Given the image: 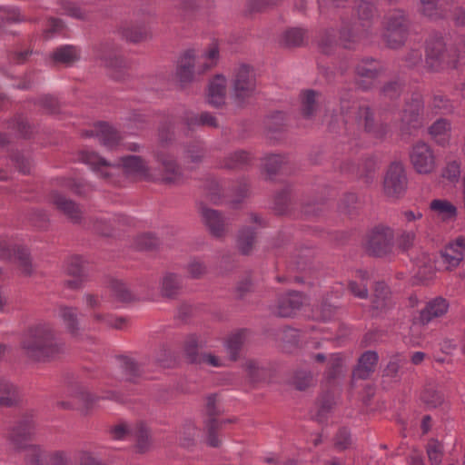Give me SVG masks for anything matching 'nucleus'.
<instances>
[{
	"label": "nucleus",
	"mask_w": 465,
	"mask_h": 465,
	"mask_svg": "<svg viewBox=\"0 0 465 465\" xmlns=\"http://www.w3.org/2000/svg\"><path fill=\"white\" fill-rule=\"evenodd\" d=\"M356 120L364 131L375 138H383L387 132V124L377 123L374 119V114L368 105H360L356 113Z\"/></svg>",
	"instance_id": "obj_15"
},
{
	"label": "nucleus",
	"mask_w": 465,
	"mask_h": 465,
	"mask_svg": "<svg viewBox=\"0 0 465 465\" xmlns=\"http://www.w3.org/2000/svg\"><path fill=\"white\" fill-rule=\"evenodd\" d=\"M407 176L401 163H392L385 174L383 190L387 196L399 198L407 189Z\"/></svg>",
	"instance_id": "obj_10"
},
{
	"label": "nucleus",
	"mask_w": 465,
	"mask_h": 465,
	"mask_svg": "<svg viewBox=\"0 0 465 465\" xmlns=\"http://www.w3.org/2000/svg\"><path fill=\"white\" fill-rule=\"evenodd\" d=\"M339 45L338 38L333 28L325 29L318 40V48L321 53L331 55L335 53Z\"/></svg>",
	"instance_id": "obj_42"
},
{
	"label": "nucleus",
	"mask_w": 465,
	"mask_h": 465,
	"mask_svg": "<svg viewBox=\"0 0 465 465\" xmlns=\"http://www.w3.org/2000/svg\"><path fill=\"white\" fill-rule=\"evenodd\" d=\"M244 369L250 382L252 384L265 381L270 375L269 370L260 365L259 362L254 360L247 361L244 364Z\"/></svg>",
	"instance_id": "obj_41"
},
{
	"label": "nucleus",
	"mask_w": 465,
	"mask_h": 465,
	"mask_svg": "<svg viewBox=\"0 0 465 465\" xmlns=\"http://www.w3.org/2000/svg\"><path fill=\"white\" fill-rule=\"evenodd\" d=\"M58 317L61 319L66 331L75 339L82 335L79 312L76 307L59 305Z\"/></svg>",
	"instance_id": "obj_20"
},
{
	"label": "nucleus",
	"mask_w": 465,
	"mask_h": 465,
	"mask_svg": "<svg viewBox=\"0 0 465 465\" xmlns=\"http://www.w3.org/2000/svg\"><path fill=\"white\" fill-rule=\"evenodd\" d=\"M120 164L127 174L143 175L147 173V167L142 159L137 155H127L120 158Z\"/></svg>",
	"instance_id": "obj_40"
},
{
	"label": "nucleus",
	"mask_w": 465,
	"mask_h": 465,
	"mask_svg": "<svg viewBox=\"0 0 465 465\" xmlns=\"http://www.w3.org/2000/svg\"><path fill=\"white\" fill-rule=\"evenodd\" d=\"M431 105L437 113L441 114H448L453 112L452 102L442 94H436L433 95Z\"/></svg>",
	"instance_id": "obj_57"
},
{
	"label": "nucleus",
	"mask_w": 465,
	"mask_h": 465,
	"mask_svg": "<svg viewBox=\"0 0 465 465\" xmlns=\"http://www.w3.org/2000/svg\"><path fill=\"white\" fill-rule=\"evenodd\" d=\"M201 214L204 224L208 228L211 234L216 238H220L224 233L225 221L222 213L213 209L201 205Z\"/></svg>",
	"instance_id": "obj_27"
},
{
	"label": "nucleus",
	"mask_w": 465,
	"mask_h": 465,
	"mask_svg": "<svg viewBox=\"0 0 465 465\" xmlns=\"http://www.w3.org/2000/svg\"><path fill=\"white\" fill-rule=\"evenodd\" d=\"M20 401L17 388L7 381H0V406L10 408Z\"/></svg>",
	"instance_id": "obj_39"
},
{
	"label": "nucleus",
	"mask_w": 465,
	"mask_h": 465,
	"mask_svg": "<svg viewBox=\"0 0 465 465\" xmlns=\"http://www.w3.org/2000/svg\"><path fill=\"white\" fill-rule=\"evenodd\" d=\"M307 39L306 30L299 27H292L286 30L282 36V43L284 46L301 47L305 44Z\"/></svg>",
	"instance_id": "obj_43"
},
{
	"label": "nucleus",
	"mask_w": 465,
	"mask_h": 465,
	"mask_svg": "<svg viewBox=\"0 0 465 465\" xmlns=\"http://www.w3.org/2000/svg\"><path fill=\"white\" fill-rule=\"evenodd\" d=\"M54 62L71 65L80 59V49L74 45H62L52 54Z\"/></svg>",
	"instance_id": "obj_34"
},
{
	"label": "nucleus",
	"mask_w": 465,
	"mask_h": 465,
	"mask_svg": "<svg viewBox=\"0 0 465 465\" xmlns=\"http://www.w3.org/2000/svg\"><path fill=\"white\" fill-rule=\"evenodd\" d=\"M122 35L131 43H140L148 38L149 32L143 25H131L123 28Z\"/></svg>",
	"instance_id": "obj_47"
},
{
	"label": "nucleus",
	"mask_w": 465,
	"mask_h": 465,
	"mask_svg": "<svg viewBox=\"0 0 465 465\" xmlns=\"http://www.w3.org/2000/svg\"><path fill=\"white\" fill-rule=\"evenodd\" d=\"M291 203L290 190L283 189L279 192L274 200V209L278 214H285L289 211V204Z\"/></svg>",
	"instance_id": "obj_62"
},
{
	"label": "nucleus",
	"mask_w": 465,
	"mask_h": 465,
	"mask_svg": "<svg viewBox=\"0 0 465 465\" xmlns=\"http://www.w3.org/2000/svg\"><path fill=\"white\" fill-rule=\"evenodd\" d=\"M393 230L388 226H375L367 235L365 250L370 256L382 258L392 252Z\"/></svg>",
	"instance_id": "obj_6"
},
{
	"label": "nucleus",
	"mask_w": 465,
	"mask_h": 465,
	"mask_svg": "<svg viewBox=\"0 0 465 465\" xmlns=\"http://www.w3.org/2000/svg\"><path fill=\"white\" fill-rule=\"evenodd\" d=\"M449 307L450 303L445 298L436 297L429 301L425 307L420 311V314L416 318V321L421 325H427L434 319L440 318L445 315Z\"/></svg>",
	"instance_id": "obj_16"
},
{
	"label": "nucleus",
	"mask_w": 465,
	"mask_h": 465,
	"mask_svg": "<svg viewBox=\"0 0 465 465\" xmlns=\"http://www.w3.org/2000/svg\"><path fill=\"white\" fill-rule=\"evenodd\" d=\"M175 120L172 116L164 118L158 128V137L162 143H167L174 138Z\"/></svg>",
	"instance_id": "obj_52"
},
{
	"label": "nucleus",
	"mask_w": 465,
	"mask_h": 465,
	"mask_svg": "<svg viewBox=\"0 0 465 465\" xmlns=\"http://www.w3.org/2000/svg\"><path fill=\"white\" fill-rule=\"evenodd\" d=\"M404 82L400 79L391 80L385 83L380 90V95L391 101L397 100L401 95Z\"/></svg>",
	"instance_id": "obj_46"
},
{
	"label": "nucleus",
	"mask_w": 465,
	"mask_h": 465,
	"mask_svg": "<svg viewBox=\"0 0 465 465\" xmlns=\"http://www.w3.org/2000/svg\"><path fill=\"white\" fill-rule=\"evenodd\" d=\"M251 154L244 150H237L229 153L223 161L221 166L229 170L243 169L251 163Z\"/></svg>",
	"instance_id": "obj_37"
},
{
	"label": "nucleus",
	"mask_w": 465,
	"mask_h": 465,
	"mask_svg": "<svg viewBox=\"0 0 465 465\" xmlns=\"http://www.w3.org/2000/svg\"><path fill=\"white\" fill-rule=\"evenodd\" d=\"M285 163L283 156L272 154L264 159V168L269 174H276Z\"/></svg>",
	"instance_id": "obj_63"
},
{
	"label": "nucleus",
	"mask_w": 465,
	"mask_h": 465,
	"mask_svg": "<svg viewBox=\"0 0 465 465\" xmlns=\"http://www.w3.org/2000/svg\"><path fill=\"white\" fill-rule=\"evenodd\" d=\"M184 351L190 363H199L201 354L198 352V341L194 335L189 336L185 341Z\"/></svg>",
	"instance_id": "obj_58"
},
{
	"label": "nucleus",
	"mask_w": 465,
	"mask_h": 465,
	"mask_svg": "<svg viewBox=\"0 0 465 465\" xmlns=\"http://www.w3.org/2000/svg\"><path fill=\"white\" fill-rule=\"evenodd\" d=\"M183 123L189 131L199 126L218 127L217 119L208 112H203L200 114L193 112H186L183 116Z\"/></svg>",
	"instance_id": "obj_32"
},
{
	"label": "nucleus",
	"mask_w": 465,
	"mask_h": 465,
	"mask_svg": "<svg viewBox=\"0 0 465 465\" xmlns=\"http://www.w3.org/2000/svg\"><path fill=\"white\" fill-rule=\"evenodd\" d=\"M457 56L448 49L442 35H430L425 42V67L431 73L456 68Z\"/></svg>",
	"instance_id": "obj_3"
},
{
	"label": "nucleus",
	"mask_w": 465,
	"mask_h": 465,
	"mask_svg": "<svg viewBox=\"0 0 465 465\" xmlns=\"http://www.w3.org/2000/svg\"><path fill=\"white\" fill-rule=\"evenodd\" d=\"M292 384L298 391H305L313 384L312 374L307 371H297L293 375Z\"/></svg>",
	"instance_id": "obj_59"
},
{
	"label": "nucleus",
	"mask_w": 465,
	"mask_h": 465,
	"mask_svg": "<svg viewBox=\"0 0 465 465\" xmlns=\"http://www.w3.org/2000/svg\"><path fill=\"white\" fill-rule=\"evenodd\" d=\"M183 277L174 272H165L160 282V294L163 298L174 300L183 291Z\"/></svg>",
	"instance_id": "obj_24"
},
{
	"label": "nucleus",
	"mask_w": 465,
	"mask_h": 465,
	"mask_svg": "<svg viewBox=\"0 0 465 465\" xmlns=\"http://www.w3.org/2000/svg\"><path fill=\"white\" fill-rule=\"evenodd\" d=\"M60 14L80 20H84L86 18V13L76 4L69 1H62L60 3Z\"/></svg>",
	"instance_id": "obj_61"
},
{
	"label": "nucleus",
	"mask_w": 465,
	"mask_h": 465,
	"mask_svg": "<svg viewBox=\"0 0 465 465\" xmlns=\"http://www.w3.org/2000/svg\"><path fill=\"white\" fill-rule=\"evenodd\" d=\"M0 12L3 15L0 17V23H20L26 20L25 16L20 12L17 7H5L0 6Z\"/></svg>",
	"instance_id": "obj_60"
},
{
	"label": "nucleus",
	"mask_w": 465,
	"mask_h": 465,
	"mask_svg": "<svg viewBox=\"0 0 465 465\" xmlns=\"http://www.w3.org/2000/svg\"><path fill=\"white\" fill-rule=\"evenodd\" d=\"M430 208L444 221L454 219L457 216V208L447 200L435 199L431 201Z\"/></svg>",
	"instance_id": "obj_44"
},
{
	"label": "nucleus",
	"mask_w": 465,
	"mask_h": 465,
	"mask_svg": "<svg viewBox=\"0 0 465 465\" xmlns=\"http://www.w3.org/2000/svg\"><path fill=\"white\" fill-rule=\"evenodd\" d=\"M255 240V232L252 228L244 227L238 234L237 246L243 255L250 254Z\"/></svg>",
	"instance_id": "obj_45"
},
{
	"label": "nucleus",
	"mask_w": 465,
	"mask_h": 465,
	"mask_svg": "<svg viewBox=\"0 0 465 465\" xmlns=\"http://www.w3.org/2000/svg\"><path fill=\"white\" fill-rule=\"evenodd\" d=\"M96 135L99 142L109 149L116 146L121 140V136L117 130L104 122L98 124Z\"/></svg>",
	"instance_id": "obj_35"
},
{
	"label": "nucleus",
	"mask_w": 465,
	"mask_h": 465,
	"mask_svg": "<svg viewBox=\"0 0 465 465\" xmlns=\"http://www.w3.org/2000/svg\"><path fill=\"white\" fill-rule=\"evenodd\" d=\"M423 101L419 94L413 95L406 103L401 115L400 124V131L402 135H412L423 125Z\"/></svg>",
	"instance_id": "obj_8"
},
{
	"label": "nucleus",
	"mask_w": 465,
	"mask_h": 465,
	"mask_svg": "<svg viewBox=\"0 0 465 465\" xmlns=\"http://www.w3.org/2000/svg\"><path fill=\"white\" fill-rule=\"evenodd\" d=\"M35 433V425L31 417H24L18 423L9 430L6 439L17 450H26L25 456V465H47L46 455L48 452L43 450L37 445H27Z\"/></svg>",
	"instance_id": "obj_2"
},
{
	"label": "nucleus",
	"mask_w": 465,
	"mask_h": 465,
	"mask_svg": "<svg viewBox=\"0 0 465 465\" xmlns=\"http://www.w3.org/2000/svg\"><path fill=\"white\" fill-rule=\"evenodd\" d=\"M74 397L82 404V412L85 415L88 414L89 411L93 409L96 401L100 399L113 400L115 401H119L121 400V396L116 391H112L107 392L104 397H97L83 388L79 389L75 392Z\"/></svg>",
	"instance_id": "obj_31"
},
{
	"label": "nucleus",
	"mask_w": 465,
	"mask_h": 465,
	"mask_svg": "<svg viewBox=\"0 0 465 465\" xmlns=\"http://www.w3.org/2000/svg\"><path fill=\"white\" fill-rule=\"evenodd\" d=\"M383 72L384 69L378 60L363 57L354 66L355 85L362 91H369Z\"/></svg>",
	"instance_id": "obj_9"
},
{
	"label": "nucleus",
	"mask_w": 465,
	"mask_h": 465,
	"mask_svg": "<svg viewBox=\"0 0 465 465\" xmlns=\"http://www.w3.org/2000/svg\"><path fill=\"white\" fill-rule=\"evenodd\" d=\"M409 14L403 9H394L385 17L383 38L386 45L392 49L402 46L409 35L411 27Z\"/></svg>",
	"instance_id": "obj_4"
},
{
	"label": "nucleus",
	"mask_w": 465,
	"mask_h": 465,
	"mask_svg": "<svg viewBox=\"0 0 465 465\" xmlns=\"http://www.w3.org/2000/svg\"><path fill=\"white\" fill-rule=\"evenodd\" d=\"M411 162L413 168L419 173L427 174L435 168V156L433 151L426 143L417 142L410 153Z\"/></svg>",
	"instance_id": "obj_13"
},
{
	"label": "nucleus",
	"mask_w": 465,
	"mask_h": 465,
	"mask_svg": "<svg viewBox=\"0 0 465 465\" xmlns=\"http://www.w3.org/2000/svg\"><path fill=\"white\" fill-rule=\"evenodd\" d=\"M45 459L47 465H73L69 455L63 450L48 452Z\"/></svg>",
	"instance_id": "obj_64"
},
{
	"label": "nucleus",
	"mask_w": 465,
	"mask_h": 465,
	"mask_svg": "<svg viewBox=\"0 0 465 465\" xmlns=\"http://www.w3.org/2000/svg\"><path fill=\"white\" fill-rule=\"evenodd\" d=\"M96 56L111 70V77L116 81L125 79L130 69L129 62L121 54L120 51L110 43L100 45Z\"/></svg>",
	"instance_id": "obj_7"
},
{
	"label": "nucleus",
	"mask_w": 465,
	"mask_h": 465,
	"mask_svg": "<svg viewBox=\"0 0 465 465\" xmlns=\"http://www.w3.org/2000/svg\"><path fill=\"white\" fill-rule=\"evenodd\" d=\"M226 79L223 74H216L209 84L208 103L214 107L225 104Z\"/></svg>",
	"instance_id": "obj_30"
},
{
	"label": "nucleus",
	"mask_w": 465,
	"mask_h": 465,
	"mask_svg": "<svg viewBox=\"0 0 465 465\" xmlns=\"http://www.w3.org/2000/svg\"><path fill=\"white\" fill-rule=\"evenodd\" d=\"M453 0H420V12L431 21L446 20Z\"/></svg>",
	"instance_id": "obj_18"
},
{
	"label": "nucleus",
	"mask_w": 465,
	"mask_h": 465,
	"mask_svg": "<svg viewBox=\"0 0 465 465\" xmlns=\"http://www.w3.org/2000/svg\"><path fill=\"white\" fill-rule=\"evenodd\" d=\"M256 92V77L251 66L242 64L232 79V96L237 105L244 106Z\"/></svg>",
	"instance_id": "obj_5"
},
{
	"label": "nucleus",
	"mask_w": 465,
	"mask_h": 465,
	"mask_svg": "<svg viewBox=\"0 0 465 465\" xmlns=\"http://www.w3.org/2000/svg\"><path fill=\"white\" fill-rule=\"evenodd\" d=\"M302 305V296L299 292H292L279 298L276 314L280 317L292 316Z\"/></svg>",
	"instance_id": "obj_28"
},
{
	"label": "nucleus",
	"mask_w": 465,
	"mask_h": 465,
	"mask_svg": "<svg viewBox=\"0 0 465 465\" xmlns=\"http://www.w3.org/2000/svg\"><path fill=\"white\" fill-rule=\"evenodd\" d=\"M194 67V53L193 50H187L178 62L176 75L182 84H188L193 81Z\"/></svg>",
	"instance_id": "obj_33"
},
{
	"label": "nucleus",
	"mask_w": 465,
	"mask_h": 465,
	"mask_svg": "<svg viewBox=\"0 0 465 465\" xmlns=\"http://www.w3.org/2000/svg\"><path fill=\"white\" fill-rule=\"evenodd\" d=\"M395 304L390 287L384 282H376L370 306L371 317L381 318L385 316L394 308Z\"/></svg>",
	"instance_id": "obj_11"
},
{
	"label": "nucleus",
	"mask_w": 465,
	"mask_h": 465,
	"mask_svg": "<svg viewBox=\"0 0 465 465\" xmlns=\"http://www.w3.org/2000/svg\"><path fill=\"white\" fill-rule=\"evenodd\" d=\"M430 465H440L443 457V446L436 439H430L426 446Z\"/></svg>",
	"instance_id": "obj_55"
},
{
	"label": "nucleus",
	"mask_w": 465,
	"mask_h": 465,
	"mask_svg": "<svg viewBox=\"0 0 465 465\" xmlns=\"http://www.w3.org/2000/svg\"><path fill=\"white\" fill-rule=\"evenodd\" d=\"M341 22L338 37L339 45L344 49H355L361 36L357 23L351 21L344 15L341 16Z\"/></svg>",
	"instance_id": "obj_17"
},
{
	"label": "nucleus",
	"mask_w": 465,
	"mask_h": 465,
	"mask_svg": "<svg viewBox=\"0 0 465 465\" xmlns=\"http://www.w3.org/2000/svg\"><path fill=\"white\" fill-rule=\"evenodd\" d=\"M410 363L407 358L401 354L392 355L383 370V377L390 378L394 382H400L406 374Z\"/></svg>",
	"instance_id": "obj_29"
},
{
	"label": "nucleus",
	"mask_w": 465,
	"mask_h": 465,
	"mask_svg": "<svg viewBox=\"0 0 465 465\" xmlns=\"http://www.w3.org/2000/svg\"><path fill=\"white\" fill-rule=\"evenodd\" d=\"M6 128L15 131L18 136L27 139L33 134V126L23 114H16L6 121Z\"/></svg>",
	"instance_id": "obj_36"
},
{
	"label": "nucleus",
	"mask_w": 465,
	"mask_h": 465,
	"mask_svg": "<svg viewBox=\"0 0 465 465\" xmlns=\"http://www.w3.org/2000/svg\"><path fill=\"white\" fill-rule=\"evenodd\" d=\"M377 168V161L374 157H367L361 163L355 165L350 161L343 162L340 169L344 173H355L357 176L364 178L366 183L372 179V174Z\"/></svg>",
	"instance_id": "obj_25"
},
{
	"label": "nucleus",
	"mask_w": 465,
	"mask_h": 465,
	"mask_svg": "<svg viewBox=\"0 0 465 465\" xmlns=\"http://www.w3.org/2000/svg\"><path fill=\"white\" fill-rule=\"evenodd\" d=\"M20 346L25 357L38 362L53 361L65 351V343L48 323L30 326L24 332Z\"/></svg>",
	"instance_id": "obj_1"
},
{
	"label": "nucleus",
	"mask_w": 465,
	"mask_h": 465,
	"mask_svg": "<svg viewBox=\"0 0 465 465\" xmlns=\"http://www.w3.org/2000/svg\"><path fill=\"white\" fill-rule=\"evenodd\" d=\"M245 339V331H240L231 335L226 342V349L229 353V357L232 361H236L239 358V352L242 349Z\"/></svg>",
	"instance_id": "obj_49"
},
{
	"label": "nucleus",
	"mask_w": 465,
	"mask_h": 465,
	"mask_svg": "<svg viewBox=\"0 0 465 465\" xmlns=\"http://www.w3.org/2000/svg\"><path fill=\"white\" fill-rule=\"evenodd\" d=\"M420 400L428 408H436L443 402V396L433 385H427L421 391Z\"/></svg>",
	"instance_id": "obj_50"
},
{
	"label": "nucleus",
	"mask_w": 465,
	"mask_h": 465,
	"mask_svg": "<svg viewBox=\"0 0 465 465\" xmlns=\"http://www.w3.org/2000/svg\"><path fill=\"white\" fill-rule=\"evenodd\" d=\"M379 356L374 351L363 352L358 360L357 366L352 371V378L358 380H367L375 371Z\"/></svg>",
	"instance_id": "obj_26"
},
{
	"label": "nucleus",
	"mask_w": 465,
	"mask_h": 465,
	"mask_svg": "<svg viewBox=\"0 0 465 465\" xmlns=\"http://www.w3.org/2000/svg\"><path fill=\"white\" fill-rule=\"evenodd\" d=\"M52 203L56 209L63 213L72 223H78L82 219V211L79 205L66 196L59 193H52Z\"/></svg>",
	"instance_id": "obj_23"
},
{
	"label": "nucleus",
	"mask_w": 465,
	"mask_h": 465,
	"mask_svg": "<svg viewBox=\"0 0 465 465\" xmlns=\"http://www.w3.org/2000/svg\"><path fill=\"white\" fill-rule=\"evenodd\" d=\"M88 263L82 256L74 255L67 260L66 272L74 277V280L66 282V285L71 289H78L87 279Z\"/></svg>",
	"instance_id": "obj_19"
},
{
	"label": "nucleus",
	"mask_w": 465,
	"mask_h": 465,
	"mask_svg": "<svg viewBox=\"0 0 465 465\" xmlns=\"http://www.w3.org/2000/svg\"><path fill=\"white\" fill-rule=\"evenodd\" d=\"M316 95L314 90L308 89L302 94V114L304 118H311L316 110Z\"/></svg>",
	"instance_id": "obj_53"
},
{
	"label": "nucleus",
	"mask_w": 465,
	"mask_h": 465,
	"mask_svg": "<svg viewBox=\"0 0 465 465\" xmlns=\"http://www.w3.org/2000/svg\"><path fill=\"white\" fill-rule=\"evenodd\" d=\"M206 415L204 420V430L206 432V442L212 448H218L222 440L216 435V426L218 425V417L223 413V411L216 404V395L210 394L206 398Z\"/></svg>",
	"instance_id": "obj_12"
},
{
	"label": "nucleus",
	"mask_w": 465,
	"mask_h": 465,
	"mask_svg": "<svg viewBox=\"0 0 465 465\" xmlns=\"http://www.w3.org/2000/svg\"><path fill=\"white\" fill-rule=\"evenodd\" d=\"M110 289L113 295L118 302H130L134 300V296L126 287V284L120 280L112 279L110 281Z\"/></svg>",
	"instance_id": "obj_51"
},
{
	"label": "nucleus",
	"mask_w": 465,
	"mask_h": 465,
	"mask_svg": "<svg viewBox=\"0 0 465 465\" xmlns=\"http://www.w3.org/2000/svg\"><path fill=\"white\" fill-rule=\"evenodd\" d=\"M116 359L124 380L128 382L137 383L143 375L144 363L139 362L134 358L127 355H119Z\"/></svg>",
	"instance_id": "obj_22"
},
{
	"label": "nucleus",
	"mask_w": 465,
	"mask_h": 465,
	"mask_svg": "<svg viewBox=\"0 0 465 465\" xmlns=\"http://www.w3.org/2000/svg\"><path fill=\"white\" fill-rule=\"evenodd\" d=\"M356 11L359 20L364 23H370L376 15V6L372 0H358L356 5Z\"/></svg>",
	"instance_id": "obj_48"
},
{
	"label": "nucleus",
	"mask_w": 465,
	"mask_h": 465,
	"mask_svg": "<svg viewBox=\"0 0 465 465\" xmlns=\"http://www.w3.org/2000/svg\"><path fill=\"white\" fill-rule=\"evenodd\" d=\"M15 259L19 263L25 274L29 275L32 272V264L28 249L23 246H16L14 249Z\"/></svg>",
	"instance_id": "obj_56"
},
{
	"label": "nucleus",
	"mask_w": 465,
	"mask_h": 465,
	"mask_svg": "<svg viewBox=\"0 0 465 465\" xmlns=\"http://www.w3.org/2000/svg\"><path fill=\"white\" fill-rule=\"evenodd\" d=\"M131 440H135V447L138 452H146L151 445L150 431L147 426L143 422L134 424L133 426Z\"/></svg>",
	"instance_id": "obj_38"
},
{
	"label": "nucleus",
	"mask_w": 465,
	"mask_h": 465,
	"mask_svg": "<svg viewBox=\"0 0 465 465\" xmlns=\"http://www.w3.org/2000/svg\"><path fill=\"white\" fill-rule=\"evenodd\" d=\"M156 158L163 183L166 184H180L183 182L184 177L182 168L173 155L166 153H158Z\"/></svg>",
	"instance_id": "obj_14"
},
{
	"label": "nucleus",
	"mask_w": 465,
	"mask_h": 465,
	"mask_svg": "<svg viewBox=\"0 0 465 465\" xmlns=\"http://www.w3.org/2000/svg\"><path fill=\"white\" fill-rule=\"evenodd\" d=\"M465 252V237L460 236L440 251V257L447 268L457 267L463 260Z\"/></svg>",
	"instance_id": "obj_21"
},
{
	"label": "nucleus",
	"mask_w": 465,
	"mask_h": 465,
	"mask_svg": "<svg viewBox=\"0 0 465 465\" xmlns=\"http://www.w3.org/2000/svg\"><path fill=\"white\" fill-rule=\"evenodd\" d=\"M450 129V124L447 120L439 119L430 126L429 133L438 143L444 144L447 141L445 135Z\"/></svg>",
	"instance_id": "obj_54"
}]
</instances>
